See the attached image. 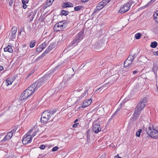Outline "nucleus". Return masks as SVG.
Returning <instances> with one entry per match:
<instances>
[{
    "instance_id": "nucleus-1",
    "label": "nucleus",
    "mask_w": 158,
    "mask_h": 158,
    "mask_svg": "<svg viewBox=\"0 0 158 158\" xmlns=\"http://www.w3.org/2000/svg\"><path fill=\"white\" fill-rule=\"evenodd\" d=\"M46 81L43 77L36 81L32 85L28 87L26 90H27L30 95H31L34 92L37 90L40 86L44 85Z\"/></svg>"
},
{
    "instance_id": "nucleus-2",
    "label": "nucleus",
    "mask_w": 158,
    "mask_h": 158,
    "mask_svg": "<svg viewBox=\"0 0 158 158\" xmlns=\"http://www.w3.org/2000/svg\"><path fill=\"white\" fill-rule=\"evenodd\" d=\"M83 32H80L75 37L72 41L66 48L67 51L70 50L79 43L83 38Z\"/></svg>"
},
{
    "instance_id": "nucleus-3",
    "label": "nucleus",
    "mask_w": 158,
    "mask_h": 158,
    "mask_svg": "<svg viewBox=\"0 0 158 158\" xmlns=\"http://www.w3.org/2000/svg\"><path fill=\"white\" fill-rule=\"evenodd\" d=\"M154 127L152 126V129L150 127H149L148 128H146V131L147 133L152 138L154 139H158V131L153 128Z\"/></svg>"
},
{
    "instance_id": "nucleus-4",
    "label": "nucleus",
    "mask_w": 158,
    "mask_h": 158,
    "mask_svg": "<svg viewBox=\"0 0 158 158\" xmlns=\"http://www.w3.org/2000/svg\"><path fill=\"white\" fill-rule=\"evenodd\" d=\"M67 25L65 21L63 20L56 23L54 26V29L56 31H62L66 28Z\"/></svg>"
},
{
    "instance_id": "nucleus-5",
    "label": "nucleus",
    "mask_w": 158,
    "mask_h": 158,
    "mask_svg": "<svg viewBox=\"0 0 158 158\" xmlns=\"http://www.w3.org/2000/svg\"><path fill=\"white\" fill-rule=\"evenodd\" d=\"M60 67V65L56 66L54 69H53L51 70L48 72L44 76L43 78L44 80L46 82L47 80L52 75H54L56 73L57 71V70Z\"/></svg>"
},
{
    "instance_id": "nucleus-6",
    "label": "nucleus",
    "mask_w": 158,
    "mask_h": 158,
    "mask_svg": "<svg viewBox=\"0 0 158 158\" xmlns=\"http://www.w3.org/2000/svg\"><path fill=\"white\" fill-rule=\"evenodd\" d=\"M132 3V1L130 0L124 5L121 6L119 12L120 13L123 14L128 11L130 9Z\"/></svg>"
},
{
    "instance_id": "nucleus-7",
    "label": "nucleus",
    "mask_w": 158,
    "mask_h": 158,
    "mask_svg": "<svg viewBox=\"0 0 158 158\" xmlns=\"http://www.w3.org/2000/svg\"><path fill=\"white\" fill-rule=\"evenodd\" d=\"M131 56H128V58L126 60L124 63V68H125L124 70L126 72H127L128 69H130L132 64V62L133 61V59Z\"/></svg>"
},
{
    "instance_id": "nucleus-8",
    "label": "nucleus",
    "mask_w": 158,
    "mask_h": 158,
    "mask_svg": "<svg viewBox=\"0 0 158 158\" xmlns=\"http://www.w3.org/2000/svg\"><path fill=\"white\" fill-rule=\"evenodd\" d=\"M104 43L102 40H100L96 42L93 46V48L96 51H101L102 49L101 48L104 46Z\"/></svg>"
},
{
    "instance_id": "nucleus-9",
    "label": "nucleus",
    "mask_w": 158,
    "mask_h": 158,
    "mask_svg": "<svg viewBox=\"0 0 158 158\" xmlns=\"http://www.w3.org/2000/svg\"><path fill=\"white\" fill-rule=\"evenodd\" d=\"M94 91V89L92 90L89 87H86L84 92L79 97L80 98H82L85 96L86 97V96H89V97H91Z\"/></svg>"
},
{
    "instance_id": "nucleus-10",
    "label": "nucleus",
    "mask_w": 158,
    "mask_h": 158,
    "mask_svg": "<svg viewBox=\"0 0 158 158\" xmlns=\"http://www.w3.org/2000/svg\"><path fill=\"white\" fill-rule=\"evenodd\" d=\"M24 137L22 141L23 144L26 145L31 142L32 139L31 135H28L25 137L24 136Z\"/></svg>"
},
{
    "instance_id": "nucleus-11",
    "label": "nucleus",
    "mask_w": 158,
    "mask_h": 158,
    "mask_svg": "<svg viewBox=\"0 0 158 158\" xmlns=\"http://www.w3.org/2000/svg\"><path fill=\"white\" fill-rule=\"evenodd\" d=\"M106 5H105L103 2L101 1L97 5L96 7L94 9V11L92 14H95L98 10H100L102 9Z\"/></svg>"
},
{
    "instance_id": "nucleus-12",
    "label": "nucleus",
    "mask_w": 158,
    "mask_h": 158,
    "mask_svg": "<svg viewBox=\"0 0 158 158\" xmlns=\"http://www.w3.org/2000/svg\"><path fill=\"white\" fill-rule=\"evenodd\" d=\"M92 102L91 98H89L86 100L84 101L83 102L82 105L78 107L79 109H81L82 108H85L90 105Z\"/></svg>"
},
{
    "instance_id": "nucleus-13",
    "label": "nucleus",
    "mask_w": 158,
    "mask_h": 158,
    "mask_svg": "<svg viewBox=\"0 0 158 158\" xmlns=\"http://www.w3.org/2000/svg\"><path fill=\"white\" fill-rule=\"evenodd\" d=\"M93 131L90 129L88 130L85 133V135H87V143H89L90 138H93L94 137L93 133Z\"/></svg>"
},
{
    "instance_id": "nucleus-14",
    "label": "nucleus",
    "mask_w": 158,
    "mask_h": 158,
    "mask_svg": "<svg viewBox=\"0 0 158 158\" xmlns=\"http://www.w3.org/2000/svg\"><path fill=\"white\" fill-rule=\"evenodd\" d=\"M31 95L29 94V92H27V90H25L21 94L19 99L20 100H23L27 98Z\"/></svg>"
},
{
    "instance_id": "nucleus-15",
    "label": "nucleus",
    "mask_w": 158,
    "mask_h": 158,
    "mask_svg": "<svg viewBox=\"0 0 158 158\" xmlns=\"http://www.w3.org/2000/svg\"><path fill=\"white\" fill-rule=\"evenodd\" d=\"M47 113L44 111L42 114L41 121V123H47L48 121V118H47Z\"/></svg>"
},
{
    "instance_id": "nucleus-16",
    "label": "nucleus",
    "mask_w": 158,
    "mask_h": 158,
    "mask_svg": "<svg viewBox=\"0 0 158 158\" xmlns=\"http://www.w3.org/2000/svg\"><path fill=\"white\" fill-rule=\"evenodd\" d=\"M92 129L93 130L92 131L93 132H94L96 133H98L101 131V128L99 124H93Z\"/></svg>"
},
{
    "instance_id": "nucleus-17",
    "label": "nucleus",
    "mask_w": 158,
    "mask_h": 158,
    "mask_svg": "<svg viewBox=\"0 0 158 158\" xmlns=\"http://www.w3.org/2000/svg\"><path fill=\"white\" fill-rule=\"evenodd\" d=\"M158 69V64L156 63H153V67L152 71L153 72L155 77H157V71Z\"/></svg>"
},
{
    "instance_id": "nucleus-18",
    "label": "nucleus",
    "mask_w": 158,
    "mask_h": 158,
    "mask_svg": "<svg viewBox=\"0 0 158 158\" xmlns=\"http://www.w3.org/2000/svg\"><path fill=\"white\" fill-rule=\"evenodd\" d=\"M74 6L73 4L70 2H67L64 3L62 5V7L63 8H66L68 7H73Z\"/></svg>"
},
{
    "instance_id": "nucleus-19",
    "label": "nucleus",
    "mask_w": 158,
    "mask_h": 158,
    "mask_svg": "<svg viewBox=\"0 0 158 158\" xmlns=\"http://www.w3.org/2000/svg\"><path fill=\"white\" fill-rule=\"evenodd\" d=\"M147 103L146 100L143 98L142 101H141L138 104V105H139L141 107V108H143L145 106L146 104Z\"/></svg>"
},
{
    "instance_id": "nucleus-20",
    "label": "nucleus",
    "mask_w": 158,
    "mask_h": 158,
    "mask_svg": "<svg viewBox=\"0 0 158 158\" xmlns=\"http://www.w3.org/2000/svg\"><path fill=\"white\" fill-rule=\"evenodd\" d=\"M4 51L5 52H8L10 53H12L13 52V50L11 46L9 45L4 48Z\"/></svg>"
},
{
    "instance_id": "nucleus-21",
    "label": "nucleus",
    "mask_w": 158,
    "mask_h": 158,
    "mask_svg": "<svg viewBox=\"0 0 158 158\" xmlns=\"http://www.w3.org/2000/svg\"><path fill=\"white\" fill-rule=\"evenodd\" d=\"M48 49H46V50L45 51L42 53V54L40 56L38 57L37 59V60H39L43 58L44 56L46 55L49 52Z\"/></svg>"
},
{
    "instance_id": "nucleus-22",
    "label": "nucleus",
    "mask_w": 158,
    "mask_h": 158,
    "mask_svg": "<svg viewBox=\"0 0 158 158\" xmlns=\"http://www.w3.org/2000/svg\"><path fill=\"white\" fill-rule=\"evenodd\" d=\"M140 112H139L138 111H136L135 110L134 114H133V119L136 120L137 119V118L139 117Z\"/></svg>"
},
{
    "instance_id": "nucleus-23",
    "label": "nucleus",
    "mask_w": 158,
    "mask_h": 158,
    "mask_svg": "<svg viewBox=\"0 0 158 158\" xmlns=\"http://www.w3.org/2000/svg\"><path fill=\"white\" fill-rule=\"evenodd\" d=\"M13 81L11 80V79L9 78L6 79L5 80L6 85V86H8L9 85H11Z\"/></svg>"
},
{
    "instance_id": "nucleus-24",
    "label": "nucleus",
    "mask_w": 158,
    "mask_h": 158,
    "mask_svg": "<svg viewBox=\"0 0 158 158\" xmlns=\"http://www.w3.org/2000/svg\"><path fill=\"white\" fill-rule=\"evenodd\" d=\"M54 1V0H47L46 3L44 5V6L46 5V6H45L46 7L49 6L52 4V3Z\"/></svg>"
},
{
    "instance_id": "nucleus-25",
    "label": "nucleus",
    "mask_w": 158,
    "mask_h": 158,
    "mask_svg": "<svg viewBox=\"0 0 158 158\" xmlns=\"http://www.w3.org/2000/svg\"><path fill=\"white\" fill-rule=\"evenodd\" d=\"M69 13V12L67 10H61L60 12V15H64L66 16Z\"/></svg>"
},
{
    "instance_id": "nucleus-26",
    "label": "nucleus",
    "mask_w": 158,
    "mask_h": 158,
    "mask_svg": "<svg viewBox=\"0 0 158 158\" xmlns=\"http://www.w3.org/2000/svg\"><path fill=\"white\" fill-rule=\"evenodd\" d=\"M154 19H156V21L158 23V10H157L153 14Z\"/></svg>"
},
{
    "instance_id": "nucleus-27",
    "label": "nucleus",
    "mask_w": 158,
    "mask_h": 158,
    "mask_svg": "<svg viewBox=\"0 0 158 158\" xmlns=\"http://www.w3.org/2000/svg\"><path fill=\"white\" fill-rule=\"evenodd\" d=\"M157 46V43L156 41L152 42L150 45V47L153 48H156Z\"/></svg>"
},
{
    "instance_id": "nucleus-28",
    "label": "nucleus",
    "mask_w": 158,
    "mask_h": 158,
    "mask_svg": "<svg viewBox=\"0 0 158 158\" xmlns=\"http://www.w3.org/2000/svg\"><path fill=\"white\" fill-rule=\"evenodd\" d=\"M17 28L15 27H13L12 29H11V34L12 35H15L17 31Z\"/></svg>"
},
{
    "instance_id": "nucleus-29",
    "label": "nucleus",
    "mask_w": 158,
    "mask_h": 158,
    "mask_svg": "<svg viewBox=\"0 0 158 158\" xmlns=\"http://www.w3.org/2000/svg\"><path fill=\"white\" fill-rule=\"evenodd\" d=\"M36 41L35 40H32L31 41L30 43L29 46L30 48H33L35 45V43Z\"/></svg>"
},
{
    "instance_id": "nucleus-30",
    "label": "nucleus",
    "mask_w": 158,
    "mask_h": 158,
    "mask_svg": "<svg viewBox=\"0 0 158 158\" xmlns=\"http://www.w3.org/2000/svg\"><path fill=\"white\" fill-rule=\"evenodd\" d=\"M45 111V112H46V113H47V118H48V120L52 115V113H51V112H50L49 111L47 110Z\"/></svg>"
},
{
    "instance_id": "nucleus-31",
    "label": "nucleus",
    "mask_w": 158,
    "mask_h": 158,
    "mask_svg": "<svg viewBox=\"0 0 158 158\" xmlns=\"http://www.w3.org/2000/svg\"><path fill=\"white\" fill-rule=\"evenodd\" d=\"M10 139L9 137H7V135L4 137V138L1 140V142L2 143H4L7 140H9Z\"/></svg>"
},
{
    "instance_id": "nucleus-32",
    "label": "nucleus",
    "mask_w": 158,
    "mask_h": 158,
    "mask_svg": "<svg viewBox=\"0 0 158 158\" xmlns=\"http://www.w3.org/2000/svg\"><path fill=\"white\" fill-rule=\"evenodd\" d=\"M141 36V33H138L135 34V37L136 39L139 40L140 39Z\"/></svg>"
},
{
    "instance_id": "nucleus-33",
    "label": "nucleus",
    "mask_w": 158,
    "mask_h": 158,
    "mask_svg": "<svg viewBox=\"0 0 158 158\" xmlns=\"http://www.w3.org/2000/svg\"><path fill=\"white\" fill-rule=\"evenodd\" d=\"M82 8L81 6H76L74 7V9L75 11H78L80 10Z\"/></svg>"
},
{
    "instance_id": "nucleus-34",
    "label": "nucleus",
    "mask_w": 158,
    "mask_h": 158,
    "mask_svg": "<svg viewBox=\"0 0 158 158\" xmlns=\"http://www.w3.org/2000/svg\"><path fill=\"white\" fill-rule=\"evenodd\" d=\"M156 0H151L150 1H149L147 4H146L145 6V7H147L148 6L152 4L153 2H154Z\"/></svg>"
},
{
    "instance_id": "nucleus-35",
    "label": "nucleus",
    "mask_w": 158,
    "mask_h": 158,
    "mask_svg": "<svg viewBox=\"0 0 158 158\" xmlns=\"http://www.w3.org/2000/svg\"><path fill=\"white\" fill-rule=\"evenodd\" d=\"M64 83L63 82H62L58 86L59 89H63L65 86Z\"/></svg>"
},
{
    "instance_id": "nucleus-36",
    "label": "nucleus",
    "mask_w": 158,
    "mask_h": 158,
    "mask_svg": "<svg viewBox=\"0 0 158 158\" xmlns=\"http://www.w3.org/2000/svg\"><path fill=\"white\" fill-rule=\"evenodd\" d=\"M39 46H40V47L42 49H44L45 48L46 46V44L45 43V42H44L42 44L40 45H39Z\"/></svg>"
},
{
    "instance_id": "nucleus-37",
    "label": "nucleus",
    "mask_w": 158,
    "mask_h": 158,
    "mask_svg": "<svg viewBox=\"0 0 158 158\" xmlns=\"http://www.w3.org/2000/svg\"><path fill=\"white\" fill-rule=\"evenodd\" d=\"M13 134V133H12V132L10 131V132H8L6 135H7V137H9V138H10V139L12 136Z\"/></svg>"
},
{
    "instance_id": "nucleus-38",
    "label": "nucleus",
    "mask_w": 158,
    "mask_h": 158,
    "mask_svg": "<svg viewBox=\"0 0 158 158\" xmlns=\"http://www.w3.org/2000/svg\"><path fill=\"white\" fill-rule=\"evenodd\" d=\"M142 130L141 129H139L136 132V136L137 137H139L140 135V133L141 132Z\"/></svg>"
},
{
    "instance_id": "nucleus-39",
    "label": "nucleus",
    "mask_w": 158,
    "mask_h": 158,
    "mask_svg": "<svg viewBox=\"0 0 158 158\" xmlns=\"http://www.w3.org/2000/svg\"><path fill=\"white\" fill-rule=\"evenodd\" d=\"M106 73V72L104 69L102 70L100 72V75H102L103 76H104Z\"/></svg>"
},
{
    "instance_id": "nucleus-40",
    "label": "nucleus",
    "mask_w": 158,
    "mask_h": 158,
    "mask_svg": "<svg viewBox=\"0 0 158 158\" xmlns=\"http://www.w3.org/2000/svg\"><path fill=\"white\" fill-rule=\"evenodd\" d=\"M142 109L141 108V107H140V106H139V105H137L136 107V109H135V110L136 111H138L139 112H140V111Z\"/></svg>"
},
{
    "instance_id": "nucleus-41",
    "label": "nucleus",
    "mask_w": 158,
    "mask_h": 158,
    "mask_svg": "<svg viewBox=\"0 0 158 158\" xmlns=\"http://www.w3.org/2000/svg\"><path fill=\"white\" fill-rule=\"evenodd\" d=\"M58 118L57 116H54V117L53 118L52 120L51 121H52L53 122H56L58 121Z\"/></svg>"
},
{
    "instance_id": "nucleus-42",
    "label": "nucleus",
    "mask_w": 158,
    "mask_h": 158,
    "mask_svg": "<svg viewBox=\"0 0 158 158\" xmlns=\"http://www.w3.org/2000/svg\"><path fill=\"white\" fill-rule=\"evenodd\" d=\"M17 129V126H15V127H14V128L11 131L12 132V133H13L14 134V133H15V132L16 131Z\"/></svg>"
},
{
    "instance_id": "nucleus-43",
    "label": "nucleus",
    "mask_w": 158,
    "mask_h": 158,
    "mask_svg": "<svg viewBox=\"0 0 158 158\" xmlns=\"http://www.w3.org/2000/svg\"><path fill=\"white\" fill-rule=\"evenodd\" d=\"M102 1L103 2L105 5H106L110 2V0H103Z\"/></svg>"
},
{
    "instance_id": "nucleus-44",
    "label": "nucleus",
    "mask_w": 158,
    "mask_h": 158,
    "mask_svg": "<svg viewBox=\"0 0 158 158\" xmlns=\"http://www.w3.org/2000/svg\"><path fill=\"white\" fill-rule=\"evenodd\" d=\"M43 49L40 47V46H39L36 48V51L37 52H40L42 51Z\"/></svg>"
},
{
    "instance_id": "nucleus-45",
    "label": "nucleus",
    "mask_w": 158,
    "mask_h": 158,
    "mask_svg": "<svg viewBox=\"0 0 158 158\" xmlns=\"http://www.w3.org/2000/svg\"><path fill=\"white\" fill-rule=\"evenodd\" d=\"M59 148L57 146H55L52 148V151L53 152H55Z\"/></svg>"
},
{
    "instance_id": "nucleus-46",
    "label": "nucleus",
    "mask_w": 158,
    "mask_h": 158,
    "mask_svg": "<svg viewBox=\"0 0 158 158\" xmlns=\"http://www.w3.org/2000/svg\"><path fill=\"white\" fill-rule=\"evenodd\" d=\"M29 1V0H22V3L27 4Z\"/></svg>"
},
{
    "instance_id": "nucleus-47",
    "label": "nucleus",
    "mask_w": 158,
    "mask_h": 158,
    "mask_svg": "<svg viewBox=\"0 0 158 158\" xmlns=\"http://www.w3.org/2000/svg\"><path fill=\"white\" fill-rule=\"evenodd\" d=\"M45 145L43 144H42L40 145V148L41 149H45Z\"/></svg>"
},
{
    "instance_id": "nucleus-48",
    "label": "nucleus",
    "mask_w": 158,
    "mask_h": 158,
    "mask_svg": "<svg viewBox=\"0 0 158 158\" xmlns=\"http://www.w3.org/2000/svg\"><path fill=\"white\" fill-rule=\"evenodd\" d=\"M35 15V14H33V15L31 16V18H30V22L32 21L33 20V19L34 18Z\"/></svg>"
},
{
    "instance_id": "nucleus-49",
    "label": "nucleus",
    "mask_w": 158,
    "mask_h": 158,
    "mask_svg": "<svg viewBox=\"0 0 158 158\" xmlns=\"http://www.w3.org/2000/svg\"><path fill=\"white\" fill-rule=\"evenodd\" d=\"M32 15H33V12L32 11H31L28 13V14L27 15V17L28 18H29Z\"/></svg>"
},
{
    "instance_id": "nucleus-50",
    "label": "nucleus",
    "mask_w": 158,
    "mask_h": 158,
    "mask_svg": "<svg viewBox=\"0 0 158 158\" xmlns=\"http://www.w3.org/2000/svg\"><path fill=\"white\" fill-rule=\"evenodd\" d=\"M16 35H12L11 34V35H10V39L11 40H12V39L14 38H15Z\"/></svg>"
},
{
    "instance_id": "nucleus-51",
    "label": "nucleus",
    "mask_w": 158,
    "mask_h": 158,
    "mask_svg": "<svg viewBox=\"0 0 158 158\" xmlns=\"http://www.w3.org/2000/svg\"><path fill=\"white\" fill-rule=\"evenodd\" d=\"M14 2V0H10L9 3V5L10 6H11L13 4Z\"/></svg>"
},
{
    "instance_id": "nucleus-52",
    "label": "nucleus",
    "mask_w": 158,
    "mask_h": 158,
    "mask_svg": "<svg viewBox=\"0 0 158 158\" xmlns=\"http://www.w3.org/2000/svg\"><path fill=\"white\" fill-rule=\"evenodd\" d=\"M50 112H51L52 114V115H53L54 113H55L56 111V110H50L49 111Z\"/></svg>"
},
{
    "instance_id": "nucleus-53",
    "label": "nucleus",
    "mask_w": 158,
    "mask_h": 158,
    "mask_svg": "<svg viewBox=\"0 0 158 158\" xmlns=\"http://www.w3.org/2000/svg\"><path fill=\"white\" fill-rule=\"evenodd\" d=\"M23 4V9H25L27 7V5H26V4L22 3Z\"/></svg>"
},
{
    "instance_id": "nucleus-54",
    "label": "nucleus",
    "mask_w": 158,
    "mask_h": 158,
    "mask_svg": "<svg viewBox=\"0 0 158 158\" xmlns=\"http://www.w3.org/2000/svg\"><path fill=\"white\" fill-rule=\"evenodd\" d=\"M38 131H35L33 132V133L32 134V136L34 137L36 135V133H37Z\"/></svg>"
},
{
    "instance_id": "nucleus-55",
    "label": "nucleus",
    "mask_w": 158,
    "mask_h": 158,
    "mask_svg": "<svg viewBox=\"0 0 158 158\" xmlns=\"http://www.w3.org/2000/svg\"><path fill=\"white\" fill-rule=\"evenodd\" d=\"M54 44H55V43H52L50 45H49V46H51L52 47V48H54V47H55Z\"/></svg>"
},
{
    "instance_id": "nucleus-56",
    "label": "nucleus",
    "mask_w": 158,
    "mask_h": 158,
    "mask_svg": "<svg viewBox=\"0 0 158 158\" xmlns=\"http://www.w3.org/2000/svg\"><path fill=\"white\" fill-rule=\"evenodd\" d=\"M46 49H48V50L49 52L52 49V47L49 46Z\"/></svg>"
},
{
    "instance_id": "nucleus-57",
    "label": "nucleus",
    "mask_w": 158,
    "mask_h": 158,
    "mask_svg": "<svg viewBox=\"0 0 158 158\" xmlns=\"http://www.w3.org/2000/svg\"><path fill=\"white\" fill-rule=\"evenodd\" d=\"M78 124L79 123H75L73 125V127H76L77 126Z\"/></svg>"
},
{
    "instance_id": "nucleus-58",
    "label": "nucleus",
    "mask_w": 158,
    "mask_h": 158,
    "mask_svg": "<svg viewBox=\"0 0 158 158\" xmlns=\"http://www.w3.org/2000/svg\"><path fill=\"white\" fill-rule=\"evenodd\" d=\"M118 113L116 111H115V112L113 114V115H112L111 117H114L115 115L117 114V113Z\"/></svg>"
},
{
    "instance_id": "nucleus-59",
    "label": "nucleus",
    "mask_w": 158,
    "mask_h": 158,
    "mask_svg": "<svg viewBox=\"0 0 158 158\" xmlns=\"http://www.w3.org/2000/svg\"><path fill=\"white\" fill-rule=\"evenodd\" d=\"M121 108V106H120V107H118L116 111L118 113L120 110Z\"/></svg>"
},
{
    "instance_id": "nucleus-60",
    "label": "nucleus",
    "mask_w": 158,
    "mask_h": 158,
    "mask_svg": "<svg viewBox=\"0 0 158 158\" xmlns=\"http://www.w3.org/2000/svg\"><path fill=\"white\" fill-rule=\"evenodd\" d=\"M131 56H131L132 57V58H133V60H134V58H135V56H134V55H133V54H131H131H130V55H129V56Z\"/></svg>"
},
{
    "instance_id": "nucleus-61",
    "label": "nucleus",
    "mask_w": 158,
    "mask_h": 158,
    "mask_svg": "<svg viewBox=\"0 0 158 158\" xmlns=\"http://www.w3.org/2000/svg\"><path fill=\"white\" fill-rule=\"evenodd\" d=\"M3 69V67L2 66L0 65V71L2 70Z\"/></svg>"
},
{
    "instance_id": "nucleus-62",
    "label": "nucleus",
    "mask_w": 158,
    "mask_h": 158,
    "mask_svg": "<svg viewBox=\"0 0 158 158\" xmlns=\"http://www.w3.org/2000/svg\"><path fill=\"white\" fill-rule=\"evenodd\" d=\"M102 87H101L98 89H97L95 91V92H98L100 89H101L102 88Z\"/></svg>"
},
{
    "instance_id": "nucleus-63",
    "label": "nucleus",
    "mask_w": 158,
    "mask_h": 158,
    "mask_svg": "<svg viewBox=\"0 0 158 158\" xmlns=\"http://www.w3.org/2000/svg\"><path fill=\"white\" fill-rule=\"evenodd\" d=\"M138 72V71H133L132 73L133 74H135V73Z\"/></svg>"
},
{
    "instance_id": "nucleus-64",
    "label": "nucleus",
    "mask_w": 158,
    "mask_h": 158,
    "mask_svg": "<svg viewBox=\"0 0 158 158\" xmlns=\"http://www.w3.org/2000/svg\"><path fill=\"white\" fill-rule=\"evenodd\" d=\"M124 103V102L123 103V102H122L120 104V105H119V107H120V106H121V107L123 105V103Z\"/></svg>"
}]
</instances>
